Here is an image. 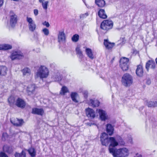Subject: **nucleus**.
Instances as JSON below:
<instances>
[{
  "mask_svg": "<svg viewBox=\"0 0 157 157\" xmlns=\"http://www.w3.org/2000/svg\"><path fill=\"white\" fill-rule=\"evenodd\" d=\"M10 122L16 126H21L24 123L23 120L12 117L10 119Z\"/></svg>",
  "mask_w": 157,
  "mask_h": 157,
  "instance_id": "nucleus-10",
  "label": "nucleus"
},
{
  "mask_svg": "<svg viewBox=\"0 0 157 157\" xmlns=\"http://www.w3.org/2000/svg\"><path fill=\"white\" fill-rule=\"evenodd\" d=\"M98 14L100 18L103 19H105L107 17V15H106L105 11L104 9H100L98 12Z\"/></svg>",
  "mask_w": 157,
  "mask_h": 157,
  "instance_id": "nucleus-26",
  "label": "nucleus"
},
{
  "mask_svg": "<svg viewBox=\"0 0 157 157\" xmlns=\"http://www.w3.org/2000/svg\"><path fill=\"white\" fill-rule=\"evenodd\" d=\"M109 152L114 157H126L128 155V150L126 148L115 149L114 148H109Z\"/></svg>",
  "mask_w": 157,
  "mask_h": 157,
  "instance_id": "nucleus-1",
  "label": "nucleus"
},
{
  "mask_svg": "<svg viewBox=\"0 0 157 157\" xmlns=\"http://www.w3.org/2000/svg\"><path fill=\"white\" fill-rule=\"evenodd\" d=\"M88 15V14L85 13L83 14H81L80 15V18L81 19H83L86 17Z\"/></svg>",
  "mask_w": 157,
  "mask_h": 157,
  "instance_id": "nucleus-40",
  "label": "nucleus"
},
{
  "mask_svg": "<svg viewBox=\"0 0 157 157\" xmlns=\"http://www.w3.org/2000/svg\"><path fill=\"white\" fill-rule=\"evenodd\" d=\"M151 83V81L149 79H147V80L146 83L148 85H150Z\"/></svg>",
  "mask_w": 157,
  "mask_h": 157,
  "instance_id": "nucleus-46",
  "label": "nucleus"
},
{
  "mask_svg": "<svg viewBox=\"0 0 157 157\" xmlns=\"http://www.w3.org/2000/svg\"><path fill=\"white\" fill-rule=\"evenodd\" d=\"M3 3V0H0V7L2 6Z\"/></svg>",
  "mask_w": 157,
  "mask_h": 157,
  "instance_id": "nucleus-47",
  "label": "nucleus"
},
{
  "mask_svg": "<svg viewBox=\"0 0 157 157\" xmlns=\"http://www.w3.org/2000/svg\"><path fill=\"white\" fill-rule=\"evenodd\" d=\"M98 112L99 114L101 119L103 121H105L108 119V117L106 113V112L102 109H99Z\"/></svg>",
  "mask_w": 157,
  "mask_h": 157,
  "instance_id": "nucleus-13",
  "label": "nucleus"
},
{
  "mask_svg": "<svg viewBox=\"0 0 157 157\" xmlns=\"http://www.w3.org/2000/svg\"><path fill=\"white\" fill-rule=\"evenodd\" d=\"M87 103L90 106L94 108L98 106L100 102L97 99H91L88 101Z\"/></svg>",
  "mask_w": 157,
  "mask_h": 157,
  "instance_id": "nucleus-12",
  "label": "nucleus"
},
{
  "mask_svg": "<svg viewBox=\"0 0 157 157\" xmlns=\"http://www.w3.org/2000/svg\"><path fill=\"white\" fill-rule=\"evenodd\" d=\"M42 32L44 33V35L46 36H48L49 34V30L47 28L43 29L42 30Z\"/></svg>",
  "mask_w": 157,
  "mask_h": 157,
  "instance_id": "nucleus-39",
  "label": "nucleus"
},
{
  "mask_svg": "<svg viewBox=\"0 0 157 157\" xmlns=\"http://www.w3.org/2000/svg\"><path fill=\"white\" fill-rule=\"evenodd\" d=\"M79 36L77 34L74 35L72 37L71 39L73 41L76 42L79 39Z\"/></svg>",
  "mask_w": 157,
  "mask_h": 157,
  "instance_id": "nucleus-38",
  "label": "nucleus"
},
{
  "mask_svg": "<svg viewBox=\"0 0 157 157\" xmlns=\"http://www.w3.org/2000/svg\"><path fill=\"white\" fill-rule=\"evenodd\" d=\"M136 73L137 75L140 77H141L143 76L144 71L142 66L141 65H139L137 66L136 70Z\"/></svg>",
  "mask_w": 157,
  "mask_h": 157,
  "instance_id": "nucleus-20",
  "label": "nucleus"
},
{
  "mask_svg": "<svg viewBox=\"0 0 157 157\" xmlns=\"http://www.w3.org/2000/svg\"><path fill=\"white\" fill-rule=\"evenodd\" d=\"M21 71L24 76L29 75L31 74V70L28 67L25 68L22 70Z\"/></svg>",
  "mask_w": 157,
  "mask_h": 157,
  "instance_id": "nucleus-29",
  "label": "nucleus"
},
{
  "mask_svg": "<svg viewBox=\"0 0 157 157\" xmlns=\"http://www.w3.org/2000/svg\"><path fill=\"white\" fill-rule=\"evenodd\" d=\"M106 130L107 133L109 136H112L113 134L114 128L111 124H107Z\"/></svg>",
  "mask_w": 157,
  "mask_h": 157,
  "instance_id": "nucleus-19",
  "label": "nucleus"
},
{
  "mask_svg": "<svg viewBox=\"0 0 157 157\" xmlns=\"http://www.w3.org/2000/svg\"><path fill=\"white\" fill-rule=\"evenodd\" d=\"M35 86L34 85H29L27 88V91L28 94L31 95L33 94L35 90Z\"/></svg>",
  "mask_w": 157,
  "mask_h": 157,
  "instance_id": "nucleus-15",
  "label": "nucleus"
},
{
  "mask_svg": "<svg viewBox=\"0 0 157 157\" xmlns=\"http://www.w3.org/2000/svg\"><path fill=\"white\" fill-rule=\"evenodd\" d=\"M113 23L111 20H105L102 22L101 24V28L106 32L112 28Z\"/></svg>",
  "mask_w": 157,
  "mask_h": 157,
  "instance_id": "nucleus-4",
  "label": "nucleus"
},
{
  "mask_svg": "<svg viewBox=\"0 0 157 157\" xmlns=\"http://www.w3.org/2000/svg\"><path fill=\"white\" fill-rule=\"evenodd\" d=\"M43 25L46 26L47 27H48L50 26L49 23L46 21H45L43 22Z\"/></svg>",
  "mask_w": 157,
  "mask_h": 157,
  "instance_id": "nucleus-43",
  "label": "nucleus"
},
{
  "mask_svg": "<svg viewBox=\"0 0 157 157\" xmlns=\"http://www.w3.org/2000/svg\"><path fill=\"white\" fill-rule=\"evenodd\" d=\"M95 3L100 8L104 7L105 6V2L104 0H95Z\"/></svg>",
  "mask_w": 157,
  "mask_h": 157,
  "instance_id": "nucleus-25",
  "label": "nucleus"
},
{
  "mask_svg": "<svg viewBox=\"0 0 157 157\" xmlns=\"http://www.w3.org/2000/svg\"><path fill=\"white\" fill-rule=\"evenodd\" d=\"M83 94L84 95V97L85 98H86L88 96V92L86 91L82 92Z\"/></svg>",
  "mask_w": 157,
  "mask_h": 157,
  "instance_id": "nucleus-44",
  "label": "nucleus"
},
{
  "mask_svg": "<svg viewBox=\"0 0 157 157\" xmlns=\"http://www.w3.org/2000/svg\"><path fill=\"white\" fill-rule=\"evenodd\" d=\"M129 59L128 58L123 57L120 60V66L123 71H126L128 68Z\"/></svg>",
  "mask_w": 157,
  "mask_h": 157,
  "instance_id": "nucleus-5",
  "label": "nucleus"
},
{
  "mask_svg": "<svg viewBox=\"0 0 157 157\" xmlns=\"http://www.w3.org/2000/svg\"><path fill=\"white\" fill-rule=\"evenodd\" d=\"M119 143L120 144L122 145H124L125 144V143L124 142V141L121 137H120V140L119 141Z\"/></svg>",
  "mask_w": 157,
  "mask_h": 157,
  "instance_id": "nucleus-42",
  "label": "nucleus"
},
{
  "mask_svg": "<svg viewBox=\"0 0 157 157\" xmlns=\"http://www.w3.org/2000/svg\"><path fill=\"white\" fill-rule=\"evenodd\" d=\"M104 44L106 48L110 49L112 48L114 45V43H111L107 40H104Z\"/></svg>",
  "mask_w": 157,
  "mask_h": 157,
  "instance_id": "nucleus-23",
  "label": "nucleus"
},
{
  "mask_svg": "<svg viewBox=\"0 0 157 157\" xmlns=\"http://www.w3.org/2000/svg\"><path fill=\"white\" fill-rule=\"evenodd\" d=\"M8 101L10 106H12L15 102V98L13 96H10L8 99Z\"/></svg>",
  "mask_w": 157,
  "mask_h": 157,
  "instance_id": "nucleus-35",
  "label": "nucleus"
},
{
  "mask_svg": "<svg viewBox=\"0 0 157 157\" xmlns=\"http://www.w3.org/2000/svg\"><path fill=\"white\" fill-rule=\"evenodd\" d=\"M44 1V0H39V2L41 3L42 2H43Z\"/></svg>",
  "mask_w": 157,
  "mask_h": 157,
  "instance_id": "nucleus-49",
  "label": "nucleus"
},
{
  "mask_svg": "<svg viewBox=\"0 0 157 157\" xmlns=\"http://www.w3.org/2000/svg\"><path fill=\"white\" fill-rule=\"evenodd\" d=\"M100 140L103 145L107 146L110 142V137H108V134L105 132L102 133L100 137Z\"/></svg>",
  "mask_w": 157,
  "mask_h": 157,
  "instance_id": "nucleus-6",
  "label": "nucleus"
},
{
  "mask_svg": "<svg viewBox=\"0 0 157 157\" xmlns=\"http://www.w3.org/2000/svg\"><path fill=\"white\" fill-rule=\"evenodd\" d=\"M32 113L33 114L42 116L44 113V111L42 108L39 109L35 108L32 109Z\"/></svg>",
  "mask_w": 157,
  "mask_h": 157,
  "instance_id": "nucleus-16",
  "label": "nucleus"
},
{
  "mask_svg": "<svg viewBox=\"0 0 157 157\" xmlns=\"http://www.w3.org/2000/svg\"><path fill=\"white\" fill-rule=\"evenodd\" d=\"M49 2L48 1H46L41 3V5L43 9L45 11H47L48 9V6Z\"/></svg>",
  "mask_w": 157,
  "mask_h": 157,
  "instance_id": "nucleus-34",
  "label": "nucleus"
},
{
  "mask_svg": "<svg viewBox=\"0 0 157 157\" xmlns=\"http://www.w3.org/2000/svg\"><path fill=\"white\" fill-rule=\"evenodd\" d=\"M52 78L54 81H59L61 80L60 74L58 72L54 73L52 75Z\"/></svg>",
  "mask_w": 157,
  "mask_h": 157,
  "instance_id": "nucleus-24",
  "label": "nucleus"
},
{
  "mask_svg": "<svg viewBox=\"0 0 157 157\" xmlns=\"http://www.w3.org/2000/svg\"><path fill=\"white\" fill-rule=\"evenodd\" d=\"M146 105L149 107H154L157 106V102L156 101H146Z\"/></svg>",
  "mask_w": 157,
  "mask_h": 157,
  "instance_id": "nucleus-30",
  "label": "nucleus"
},
{
  "mask_svg": "<svg viewBox=\"0 0 157 157\" xmlns=\"http://www.w3.org/2000/svg\"><path fill=\"white\" fill-rule=\"evenodd\" d=\"M86 52L88 56L91 59L94 58V56L93 54L92 50L89 48H87L86 49Z\"/></svg>",
  "mask_w": 157,
  "mask_h": 157,
  "instance_id": "nucleus-28",
  "label": "nucleus"
},
{
  "mask_svg": "<svg viewBox=\"0 0 157 157\" xmlns=\"http://www.w3.org/2000/svg\"><path fill=\"white\" fill-rule=\"evenodd\" d=\"M31 156L34 157L36 155V152L34 148H31L28 150Z\"/></svg>",
  "mask_w": 157,
  "mask_h": 157,
  "instance_id": "nucleus-36",
  "label": "nucleus"
},
{
  "mask_svg": "<svg viewBox=\"0 0 157 157\" xmlns=\"http://www.w3.org/2000/svg\"><path fill=\"white\" fill-rule=\"evenodd\" d=\"M155 67V62L153 60H149L146 63V68L147 71L148 70L149 67L154 69Z\"/></svg>",
  "mask_w": 157,
  "mask_h": 157,
  "instance_id": "nucleus-18",
  "label": "nucleus"
},
{
  "mask_svg": "<svg viewBox=\"0 0 157 157\" xmlns=\"http://www.w3.org/2000/svg\"><path fill=\"white\" fill-rule=\"evenodd\" d=\"M15 104L17 107L21 108H24L25 106V101L22 99L18 98L16 100Z\"/></svg>",
  "mask_w": 157,
  "mask_h": 157,
  "instance_id": "nucleus-14",
  "label": "nucleus"
},
{
  "mask_svg": "<svg viewBox=\"0 0 157 157\" xmlns=\"http://www.w3.org/2000/svg\"><path fill=\"white\" fill-rule=\"evenodd\" d=\"M121 82L124 86L126 87H129L133 83V77L128 73L124 74L122 77Z\"/></svg>",
  "mask_w": 157,
  "mask_h": 157,
  "instance_id": "nucleus-3",
  "label": "nucleus"
},
{
  "mask_svg": "<svg viewBox=\"0 0 157 157\" xmlns=\"http://www.w3.org/2000/svg\"><path fill=\"white\" fill-rule=\"evenodd\" d=\"M49 73L48 70L46 67L41 66L35 74V78H40V79L46 78L48 76Z\"/></svg>",
  "mask_w": 157,
  "mask_h": 157,
  "instance_id": "nucleus-2",
  "label": "nucleus"
},
{
  "mask_svg": "<svg viewBox=\"0 0 157 157\" xmlns=\"http://www.w3.org/2000/svg\"><path fill=\"white\" fill-rule=\"evenodd\" d=\"M33 12L35 16H36L38 14V10L37 9H35L33 10Z\"/></svg>",
  "mask_w": 157,
  "mask_h": 157,
  "instance_id": "nucleus-45",
  "label": "nucleus"
},
{
  "mask_svg": "<svg viewBox=\"0 0 157 157\" xmlns=\"http://www.w3.org/2000/svg\"><path fill=\"white\" fill-rule=\"evenodd\" d=\"M71 98L72 101L75 103H77L78 101L77 98L78 97V95L76 92H72L70 94Z\"/></svg>",
  "mask_w": 157,
  "mask_h": 157,
  "instance_id": "nucleus-22",
  "label": "nucleus"
},
{
  "mask_svg": "<svg viewBox=\"0 0 157 157\" xmlns=\"http://www.w3.org/2000/svg\"><path fill=\"white\" fill-rule=\"evenodd\" d=\"M76 54L78 55L79 58L81 59L83 57V55L82 51L79 47H77L76 48Z\"/></svg>",
  "mask_w": 157,
  "mask_h": 157,
  "instance_id": "nucleus-32",
  "label": "nucleus"
},
{
  "mask_svg": "<svg viewBox=\"0 0 157 157\" xmlns=\"http://www.w3.org/2000/svg\"><path fill=\"white\" fill-rule=\"evenodd\" d=\"M7 68L6 67L3 66H0V75L2 76H5L6 74Z\"/></svg>",
  "mask_w": 157,
  "mask_h": 157,
  "instance_id": "nucleus-27",
  "label": "nucleus"
},
{
  "mask_svg": "<svg viewBox=\"0 0 157 157\" xmlns=\"http://www.w3.org/2000/svg\"><path fill=\"white\" fill-rule=\"evenodd\" d=\"M24 56L23 53L20 51H13L11 53L10 58L13 60L20 59L23 58Z\"/></svg>",
  "mask_w": 157,
  "mask_h": 157,
  "instance_id": "nucleus-7",
  "label": "nucleus"
},
{
  "mask_svg": "<svg viewBox=\"0 0 157 157\" xmlns=\"http://www.w3.org/2000/svg\"><path fill=\"white\" fill-rule=\"evenodd\" d=\"M6 151L8 152V151H7V150H6Z\"/></svg>",
  "mask_w": 157,
  "mask_h": 157,
  "instance_id": "nucleus-54",
  "label": "nucleus"
},
{
  "mask_svg": "<svg viewBox=\"0 0 157 157\" xmlns=\"http://www.w3.org/2000/svg\"><path fill=\"white\" fill-rule=\"evenodd\" d=\"M84 0H82V1H83V2H84Z\"/></svg>",
  "mask_w": 157,
  "mask_h": 157,
  "instance_id": "nucleus-53",
  "label": "nucleus"
},
{
  "mask_svg": "<svg viewBox=\"0 0 157 157\" xmlns=\"http://www.w3.org/2000/svg\"><path fill=\"white\" fill-rule=\"evenodd\" d=\"M13 1H18L19 0H13Z\"/></svg>",
  "mask_w": 157,
  "mask_h": 157,
  "instance_id": "nucleus-52",
  "label": "nucleus"
},
{
  "mask_svg": "<svg viewBox=\"0 0 157 157\" xmlns=\"http://www.w3.org/2000/svg\"><path fill=\"white\" fill-rule=\"evenodd\" d=\"M12 48V47L11 45L5 44L0 47V49L8 50L11 49Z\"/></svg>",
  "mask_w": 157,
  "mask_h": 157,
  "instance_id": "nucleus-33",
  "label": "nucleus"
},
{
  "mask_svg": "<svg viewBox=\"0 0 157 157\" xmlns=\"http://www.w3.org/2000/svg\"><path fill=\"white\" fill-rule=\"evenodd\" d=\"M10 24L11 26H14L17 21V16L13 11L10 12Z\"/></svg>",
  "mask_w": 157,
  "mask_h": 157,
  "instance_id": "nucleus-9",
  "label": "nucleus"
},
{
  "mask_svg": "<svg viewBox=\"0 0 157 157\" xmlns=\"http://www.w3.org/2000/svg\"><path fill=\"white\" fill-rule=\"evenodd\" d=\"M0 157H8V156L4 152H0Z\"/></svg>",
  "mask_w": 157,
  "mask_h": 157,
  "instance_id": "nucleus-41",
  "label": "nucleus"
},
{
  "mask_svg": "<svg viewBox=\"0 0 157 157\" xmlns=\"http://www.w3.org/2000/svg\"><path fill=\"white\" fill-rule=\"evenodd\" d=\"M58 41L62 42L64 41L66 39L65 35L63 31H59L58 35Z\"/></svg>",
  "mask_w": 157,
  "mask_h": 157,
  "instance_id": "nucleus-17",
  "label": "nucleus"
},
{
  "mask_svg": "<svg viewBox=\"0 0 157 157\" xmlns=\"http://www.w3.org/2000/svg\"><path fill=\"white\" fill-rule=\"evenodd\" d=\"M155 61H156V63H157V58H156V59H155Z\"/></svg>",
  "mask_w": 157,
  "mask_h": 157,
  "instance_id": "nucleus-50",
  "label": "nucleus"
},
{
  "mask_svg": "<svg viewBox=\"0 0 157 157\" xmlns=\"http://www.w3.org/2000/svg\"><path fill=\"white\" fill-rule=\"evenodd\" d=\"M26 21L28 23V26L30 31L33 32L36 29V25L32 18L30 17H27Z\"/></svg>",
  "mask_w": 157,
  "mask_h": 157,
  "instance_id": "nucleus-8",
  "label": "nucleus"
},
{
  "mask_svg": "<svg viewBox=\"0 0 157 157\" xmlns=\"http://www.w3.org/2000/svg\"><path fill=\"white\" fill-rule=\"evenodd\" d=\"M7 136V134L6 133H3L2 135V139L4 140H5V139L4 138V136Z\"/></svg>",
  "mask_w": 157,
  "mask_h": 157,
  "instance_id": "nucleus-48",
  "label": "nucleus"
},
{
  "mask_svg": "<svg viewBox=\"0 0 157 157\" xmlns=\"http://www.w3.org/2000/svg\"><path fill=\"white\" fill-rule=\"evenodd\" d=\"M69 92L68 88L66 86H63L60 91V94L61 95H64L66 93Z\"/></svg>",
  "mask_w": 157,
  "mask_h": 157,
  "instance_id": "nucleus-31",
  "label": "nucleus"
},
{
  "mask_svg": "<svg viewBox=\"0 0 157 157\" xmlns=\"http://www.w3.org/2000/svg\"><path fill=\"white\" fill-rule=\"evenodd\" d=\"M6 147L4 146V147H3V149H5V148H6Z\"/></svg>",
  "mask_w": 157,
  "mask_h": 157,
  "instance_id": "nucleus-51",
  "label": "nucleus"
},
{
  "mask_svg": "<svg viewBox=\"0 0 157 157\" xmlns=\"http://www.w3.org/2000/svg\"><path fill=\"white\" fill-rule=\"evenodd\" d=\"M15 156V157H25V153L23 151H22L21 153H16Z\"/></svg>",
  "mask_w": 157,
  "mask_h": 157,
  "instance_id": "nucleus-37",
  "label": "nucleus"
},
{
  "mask_svg": "<svg viewBox=\"0 0 157 157\" xmlns=\"http://www.w3.org/2000/svg\"><path fill=\"white\" fill-rule=\"evenodd\" d=\"M86 116L91 119L94 118L95 117V111L92 109L88 108L85 109Z\"/></svg>",
  "mask_w": 157,
  "mask_h": 157,
  "instance_id": "nucleus-11",
  "label": "nucleus"
},
{
  "mask_svg": "<svg viewBox=\"0 0 157 157\" xmlns=\"http://www.w3.org/2000/svg\"><path fill=\"white\" fill-rule=\"evenodd\" d=\"M110 144L109 146V148H114L115 147L117 146L118 144V143L116 141L115 138L113 137H110Z\"/></svg>",
  "mask_w": 157,
  "mask_h": 157,
  "instance_id": "nucleus-21",
  "label": "nucleus"
}]
</instances>
